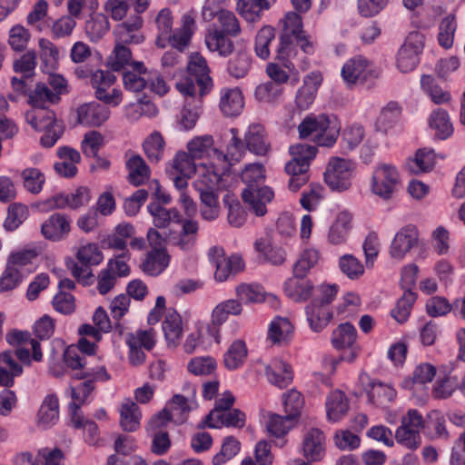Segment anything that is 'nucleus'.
Here are the masks:
<instances>
[{
    "instance_id": "obj_1",
    "label": "nucleus",
    "mask_w": 465,
    "mask_h": 465,
    "mask_svg": "<svg viewBox=\"0 0 465 465\" xmlns=\"http://www.w3.org/2000/svg\"><path fill=\"white\" fill-rule=\"evenodd\" d=\"M264 167L261 163H250L242 172V180L246 187L242 193V199L256 216H263L267 213L266 205L274 197L273 191L268 186H261L264 181Z\"/></svg>"
},
{
    "instance_id": "obj_2",
    "label": "nucleus",
    "mask_w": 465,
    "mask_h": 465,
    "mask_svg": "<svg viewBox=\"0 0 465 465\" xmlns=\"http://www.w3.org/2000/svg\"><path fill=\"white\" fill-rule=\"evenodd\" d=\"M213 85L206 59L199 53H193L187 65V74L176 83V89L184 96L193 97L198 88L203 97L212 90Z\"/></svg>"
},
{
    "instance_id": "obj_3",
    "label": "nucleus",
    "mask_w": 465,
    "mask_h": 465,
    "mask_svg": "<svg viewBox=\"0 0 465 465\" xmlns=\"http://www.w3.org/2000/svg\"><path fill=\"white\" fill-rule=\"evenodd\" d=\"M292 160L286 163L284 170L290 176L288 187L298 192L310 179L311 162L315 158L318 149L314 145L297 143L290 146Z\"/></svg>"
},
{
    "instance_id": "obj_4",
    "label": "nucleus",
    "mask_w": 465,
    "mask_h": 465,
    "mask_svg": "<svg viewBox=\"0 0 465 465\" xmlns=\"http://www.w3.org/2000/svg\"><path fill=\"white\" fill-rule=\"evenodd\" d=\"M338 292L336 284H322L315 290V294L306 307L307 321L313 331L323 330L332 319L331 303Z\"/></svg>"
},
{
    "instance_id": "obj_5",
    "label": "nucleus",
    "mask_w": 465,
    "mask_h": 465,
    "mask_svg": "<svg viewBox=\"0 0 465 465\" xmlns=\"http://www.w3.org/2000/svg\"><path fill=\"white\" fill-rule=\"evenodd\" d=\"M301 138L311 137L319 146L331 147L337 141L339 129L331 125L325 114L305 117L298 126Z\"/></svg>"
},
{
    "instance_id": "obj_6",
    "label": "nucleus",
    "mask_w": 465,
    "mask_h": 465,
    "mask_svg": "<svg viewBox=\"0 0 465 465\" xmlns=\"http://www.w3.org/2000/svg\"><path fill=\"white\" fill-rule=\"evenodd\" d=\"M300 48L298 37L287 34H280L279 43L275 50V61L280 62L290 73L295 71L296 66L306 71L310 67L307 54L299 56Z\"/></svg>"
},
{
    "instance_id": "obj_7",
    "label": "nucleus",
    "mask_w": 465,
    "mask_h": 465,
    "mask_svg": "<svg viewBox=\"0 0 465 465\" xmlns=\"http://www.w3.org/2000/svg\"><path fill=\"white\" fill-rule=\"evenodd\" d=\"M424 48V35L418 32H411L396 55V65L401 73L413 71L420 64V54Z\"/></svg>"
},
{
    "instance_id": "obj_8",
    "label": "nucleus",
    "mask_w": 465,
    "mask_h": 465,
    "mask_svg": "<svg viewBox=\"0 0 465 465\" xmlns=\"http://www.w3.org/2000/svg\"><path fill=\"white\" fill-rule=\"evenodd\" d=\"M76 380H84L77 386H71L72 402L79 404V412H81V405L84 403L88 396L94 390L95 381H107L111 379V375L107 372L104 366H100L96 369L84 370L76 372L74 376Z\"/></svg>"
},
{
    "instance_id": "obj_9",
    "label": "nucleus",
    "mask_w": 465,
    "mask_h": 465,
    "mask_svg": "<svg viewBox=\"0 0 465 465\" xmlns=\"http://www.w3.org/2000/svg\"><path fill=\"white\" fill-rule=\"evenodd\" d=\"M355 164L351 160L331 158L324 172V181L333 191H346L351 185V176Z\"/></svg>"
},
{
    "instance_id": "obj_10",
    "label": "nucleus",
    "mask_w": 465,
    "mask_h": 465,
    "mask_svg": "<svg viewBox=\"0 0 465 465\" xmlns=\"http://www.w3.org/2000/svg\"><path fill=\"white\" fill-rule=\"evenodd\" d=\"M401 186L400 174L391 164H381L373 171L371 191L384 200H389Z\"/></svg>"
},
{
    "instance_id": "obj_11",
    "label": "nucleus",
    "mask_w": 465,
    "mask_h": 465,
    "mask_svg": "<svg viewBox=\"0 0 465 465\" xmlns=\"http://www.w3.org/2000/svg\"><path fill=\"white\" fill-rule=\"evenodd\" d=\"M368 402L376 408L387 409L394 401L397 392L390 384L364 374L360 377Z\"/></svg>"
},
{
    "instance_id": "obj_12",
    "label": "nucleus",
    "mask_w": 465,
    "mask_h": 465,
    "mask_svg": "<svg viewBox=\"0 0 465 465\" xmlns=\"http://www.w3.org/2000/svg\"><path fill=\"white\" fill-rule=\"evenodd\" d=\"M331 345L338 351L349 350L341 360L352 362L359 356L361 348L357 343V330L350 322L341 323L333 330L331 338Z\"/></svg>"
},
{
    "instance_id": "obj_13",
    "label": "nucleus",
    "mask_w": 465,
    "mask_h": 465,
    "mask_svg": "<svg viewBox=\"0 0 465 465\" xmlns=\"http://www.w3.org/2000/svg\"><path fill=\"white\" fill-rule=\"evenodd\" d=\"M116 80L114 73L108 70H96L91 75L92 86L95 89V96L98 100L107 104L118 105L122 101V92L119 89L113 88L109 93L108 89Z\"/></svg>"
},
{
    "instance_id": "obj_14",
    "label": "nucleus",
    "mask_w": 465,
    "mask_h": 465,
    "mask_svg": "<svg viewBox=\"0 0 465 465\" xmlns=\"http://www.w3.org/2000/svg\"><path fill=\"white\" fill-rule=\"evenodd\" d=\"M281 34H287L298 37L300 50L307 55L315 53V45L311 36L303 30L302 16L296 12H289L283 19V27Z\"/></svg>"
},
{
    "instance_id": "obj_15",
    "label": "nucleus",
    "mask_w": 465,
    "mask_h": 465,
    "mask_svg": "<svg viewBox=\"0 0 465 465\" xmlns=\"http://www.w3.org/2000/svg\"><path fill=\"white\" fill-rule=\"evenodd\" d=\"M143 19L139 15H131L126 21L118 24L114 30L115 42L121 45H139L144 41L142 32Z\"/></svg>"
},
{
    "instance_id": "obj_16",
    "label": "nucleus",
    "mask_w": 465,
    "mask_h": 465,
    "mask_svg": "<svg viewBox=\"0 0 465 465\" xmlns=\"http://www.w3.org/2000/svg\"><path fill=\"white\" fill-rule=\"evenodd\" d=\"M229 134L231 137L226 145V152L223 153L218 149L213 150L214 159L221 163L223 170L230 173L231 167L241 161L246 147L242 139L238 137L236 128H231Z\"/></svg>"
},
{
    "instance_id": "obj_17",
    "label": "nucleus",
    "mask_w": 465,
    "mask_h": 465,
    "mask_svg": "<svg viewBox=\"0 0 465 465\" xmlns=\"http://www.w3.org/2000/svg\"><path fill=\"white\" fill-rule=\"evenodd\" d=\"M322 80L320 71H312L304 77L303 84L297 90L295 95V104L300 110H307L313 104Z\"/></svg>"
},
{
    "instance_id": "obj_18",
    "label": "nucleus",
    "mask_w": 465,
    "mask_h": 465,
    "mask_svg": "<svg viewBox=\"0 0 465 465\" xmlns=\"http://www.w3.org/2000/svg\"><path fill=\"white\" fill-rule=\"evenodd\" d=\"M419 232L416 226L408 224L402 227L394 236L390 253L394 259H402L414 246L418 244Z\"/></svg>"
},
{
    "instance_id": "obj_19",
    "label": "nucleus",
    "mask_w": 465,
    "mask_h": 465,
    "mask_svg": "<svg viewBox=\"0 0 465 465\" xmlns=\"http://www.w3.org/2000/svg\"><path fill=\"white\" fill-rule=\"evenodd\" d=\"M373 75L369 61L361 55L350 59L341 68V76L348 84H363Z\"/></svg>"
},
{
    "instance_id": "obj_20",
    "label": "nucleus",
    "mask_w": 465,
    "mask_h": 465,
    "mask_svg": "<svg viewBox=\"0 0 465 465\" xmlns=\"http://www.w3.org/2000/svg\"><path fill=\"white\" fill-rule=\"evenodd\" d=\"M197 178L193 181V187L196 191H203L209 189H217L218 184L222 181V177L229 173L223 170V167L217 163H212L210 166L207 164L200 165L196 173Z\"/></svg>"
},
{
    "instance_id": "obj_21",
    "label": "nucleus",
    "mask_w": 465,
    "mask_h": 465,
    "mask_svg": "<svg viewBox=\"0 0 465 465\" xmlns=\"http://www.w3.org/2000/svg\"><path fill=\"white\" fill-rule=\"evenodd\" d=\"M110 114L107 105L91 102L77 108V121L82 125L98 127L107 121Z\"/></svg>"
},
{
    "instance_id": "obj_22",
    "label": "nucleus",
    "mask_w": 465,
    "mask_h": 465,
    "mask_svg": "<svg viewBox=\"0 0 465 465\" xmlns=\"http://www.w3.org/2000/svg\"><path fill=\"white\" fill-rule=\"evenodd\" d=\"M124 158L128 183L136 187L145 183L150 178L151 170L143 158L132 151H127Z\"/></svg>"
},
{
    "instance_id": "obj_23",
    "label": "nucleus",
    "mask_w": 465,
    "mask_h": 465,
    "mask_svg": "<svg viewBox=\"0 0 465 465\" xmlns=\"http://www.w3.org/2000/svg\"><path fill=\"white\" fill-rule=\"evenodd\" d=\"M71 231V223L65 214L53 213L41 226L44 237L53 242H59L66 238Z\"/></svg>"
},
{
    "instance_id": "obj_24",
    "label": "nucleus",
    "mask_w": 465,
    "mask_h": 465,
    "mask_svg": "<svg viewBox=\"0 0 465 465\" xmlns=\"http://www.w3.org/2000/svg\"><path fill=\"white\" fill-rule=\"evenodd\" d=\"M56 154L61 160L54 164L56 173L64 178L74 177L78 172L76 164L81 162L80 153L70 146H60Z\"/></svg>"
},
{
    "instance_id": "obj_25",
    "label": "nucleus",
    "mask_w": 465,
    "mask_h": 465,
    "mask_svg": "<svg viewBox=\"0 0 465 465\" xmlns=\"http://www.w3.org/2000/svg\"><path fill=\"white\" fill-rule=\"evenodd\" d=\"M302 451L307 460L311 462L321 460L325 454L324 433L319 429H311L304 435Z\"/></svg>"
},
{
    "instance_id": "obj_26",
    "label": "nucleus",
    "mask_w": 465,
    "mask_h": 465,
    "mask_svg": "<svg viewBox=\"0 0 465 465\" xmlns=\"http://www.w3.org/2000/svg\"><path fill=\"white\" fill-rule=\"evenodd\" d=\"M244 144L251 153L265 155L271 145L264 126L260 124H250L244 134Z\"/></svg>"
},
{
    "instance_id": "obj_27",
    "label": "nucleus",
    "mask_w": 465,
    "mask_h": 465,
    "mask_svg": "<svg viewBox=\"0 0 465 465\" xmlns=\"http://www.w3.org/2000/svg\"><path fill=\"white\" fill-rule=\"evenodd\" d=\"M268 381L282 389L286 388L293 379L291 366L280 359H273L265 369Z\"/></svg>"
},
{
    "instance_id": "obj_28",
    "label": "nucleus",
    "mask_w": 465,
    "mask_h": 465,
    "mask_svg": "<svg viewBox=\"0 0 465 465\" xmlns=\"http://www.w3.org/2000/svg\"><path fill=\"white\" fill-rule=\"evenodd\" d=\"M131 69L123 74L124 88L133 93L142 92L148 84L147 69L143 62H134Z\"/></svg>"
},
{
    "instance_id": "obj_29",
    "label": "nucleus",
    "mask_w": 465,
    "mask_h": 465,
    "mask_svg": "<svg viewBox=\"0 0 465 465\" xmlns=\"http://www.w3.org/2000/svg\"><path fill=\"white\" fill-rule=\"evenodd\" d=\"M170 261L171 256L167 251L151 250L146 253L141 268L145 274L155 277L167 269Z\"/></svg>"
},
{
    "instance_id": "obj_30",
    "label": "nucleus",
    "mask_w": 465,
    "mask_h": 465,
    "mask_svg": "<svg viewBox=\"0 0 465 465\" xmlns=\"http://www.w3.org/2000/svg\"><path fill=\"white\" fill-rule=\"evenodd\" d=\"M232 36L222 34L217 29L208 28L205 34V45L211 52H217L219 55L227 57L234 50Z\"/></svg>"
},
{
    "instance_id": "obj_31",
    "label": "nucleus",
    "mask_w": 465,
    "mask_h": 465,
    "mask_svg": "<svg viewBox=\"0 0 465 465\" xmlns=\"http://www.w3.org/2000/svg\"><path fill=\"white\" fill-rule=\"evenodd\" d=\"M120 425L125 431L134 432L140 427L142 413L139 406L131 399H125L120 405Z\"/></svg>"
},
{
    "instance_id": "obj_32",
    "label": "nucleus",
    "mask_w": 465,
    "mask_h": 465,
    "mask_svg": "<svg viewBox=\"0 0 465 465\" xmlns=\"http://www.w3.org/2000/svg\"><path fill=\"white\" fill-rule=\"evenodd\" d=\"M162 329L168 347L175 348L181 343L183 333V321L177 312H168L162 323Z\"/></svg>"
},
{
    "instance_id": "obj_33",
    "label": "nucleus",
    "mask_w": 465,
    "mask_h": 465,
    "mask_svg": "<svg viewBox=\"0 0 465 465\" xmlns=\"http://www.w3.org/2000/svg\"><path fill=\"white\" fill-rule=\"evenodd\" d=\"M69 411L71 422L74 429H83L85 433V441L94 445L98 439V426L91 420H84L81 412H79V404L76 402L69 403Z\"/></svg>"
},
{
    "instance_id": "obj_34",
    "label": "nucleus",
    "mask_w": 465,
    "mask_h": 465,
    "mask_svg": "<svg viewBox=\"0 0 465 465\" xmlns=\"http://www.w3.org/2000/svg\"><path fill=\"white\" fill-rule=\"evenodd\" d=\"M284 292L295 302H304L312 295L313 285L306 277L293 275L284 282Z\"/></svg>"
},
{
    "instance_id": "obj_35",
    "label": "nucleus",
    "mask_w": 465,
    "mask_h": 465,
    "mask_svg": "<svg viewBox=\"0 0 465 465\" xmlns=\"http://www.w3.org/2000/svg\"><path fill=\"white\" fill-rule=\"evenodd\" d=\"M244 105L243 95L239 88L221 91L220 109L226 116H237Z\"/></svg>"
},
{
    "instance_id": "obj_36",
    "label": "nucleus",
    "mask_w": 465,
    "mask_h": 465,
    "mask_svg": "<svg viewBox=\"0 0 465 465\" xmlns=\"http://www.w3.org/2000/svg\"><path fill=\"white\" fill-rule=\"evenodd\" d=\"M293 332V325L285 317H275L269 324L267 339L272 344L287 343Z\"/></svg>"
},
{
    "instance_id": "obj_37",
    "label": "nucleus",
    "mask_w": 465,
    "mask_h": 465,
    "mask_svg": "<svg viewBox=\"0 0 465 465\" xmlns=\"http://www.w3.org/2000/svg\"><path fill=\"white\" fill-rule=\"evenodd\" d=\"M59 419V401L55 394H48L43 401L37 413L38 425L47 429Z\"/></svg>"
},
{
    "instance_id": "obj_38",
    "label": "nucleus",
    "mask_w": 465,
    "mask_h": 465,
    "mask_svg": "<svg viewBox=\"0 0 465 465\" xmlns=\"http://www.w3.org/2000/svg\"><path fill=\"white\" fill-rule=\"evenodd\" d=\"M63 460L64 453L59 448L42 449L36 459L29 452L21 453L16 457L17 461L27 462L29 465H61Z\"/></svg>"
},
{
    "instance_id": "obj_39",
    "label": "nucleus",
    "mask_w": 465,
    "mask_h": 465,
    "mask_svg": "<svg viewBox=\"0 0 465 465\" xmlns=\"http://www.w3.org/2000/svg\"><path fill=\"white\" fill-rule=\"evenodd\" d=\"M194 25L193 17L190 15H183L182 17V26L175 31H172L168 45L178 50H183L191 41Z\"/></svg>"
},
{
    "instance_id": "obj_40",
    "label": "nucleus",
    "mask_w": 465,
    "mask_h": 465,
    "mask_svg": "<svg viewBox=\"0 0 465 465\" xmlns=\"http://www.w3.org/2000/svg\"><path fill=\"white\" fill-rule=\"evenodd\" d=\"M429 124L435 131L436 137L440 140L448 139L454 131L448 112L441 108H437L431 112Z\"/></svg>"
},
{
    "instance_id": "obj_41",
    "label": "nucleus",
    "mask_w": 465,
    "mask_h": 465,
    "mask_svg": "<svg viewBox=\"0 0 465 465\" xmlns=\"http://www.w3.org/2000/svg\"><path fill=\"white\" fill-rule=\"evenodd\" d=\"M157 35L155 38V45L159 48H165L168 45L170 34L173 31V17L169 8L160 10L154 20Z\"/></svg>"
},
{
    "instance_id": "obj_42",
    "label": "nucleus",
    "mask_w": 465,
    "mask_h": 465,
    "mask_svg": "<svg viewBox=\"0 0 465 465\" xmlns=\"http://www.w3.org/2000/svg\"><path fill=\"white\" fill-rule=\"evenodd\" d=\"M436 368L428 362L417 365L411 377H406L401 381V387L406 390H413L415 385H423L430 382L436 375Z\"/></svg>"
},
{
    "instance_id": "obj_43",
    "label": "nucleus",
    "mask_w": 465,
    "mask_h": 465,
    "mask_svg": "<svg viewBox=\"0 0 465 465\" xmlns=\"http://www.w3.org/2000/svg\"><path fill=\"white\" fill-rule=\"evenodd\" d=\"M163 409L172 422L175 424L184 423L191 411L187 398L181 394L173 395V398L167 401Z\"/></svg>"
},
{
    "instance_id": "obj_44",
    "label": "nucleus",
    "mask_w": 465,
    "mask_h": 465,
    "mask_svg": "<svg viewBox=\"0 0 465 465\" xmlns=\"http://www.w3.org/2000/svg\"><path fill=\"white\" fill-rule=\"evenodd\" d=\"M420 87L435 104H446L451 100L450 93L443 90L431 75L423 74L421 76Z\"/></svg>"
},
{
    "instance_id": "obj_45",
    "label": "nucleus",
    "mask_w": 465,
    "mask_h": 465,
    "mask_svg": "<svg viewBox=\"0 0 465 465\" xmlns=\"http://www.w3.org/2000/svg\"><path fill=\"white\" fill-rule=\"evenodd\" d=\"M435 154L433 150L419 149L415 156L406 163V167L411 173H428L434 167Z\"/></svg>"
},
{
    "instance_id": "obj_46",
    "label": "nucleus",
    "mask_w": 465,
    "mask_h": 465,
    "mask_svg": "<svg viewBox=\"0 0 465 465\" xmlns=\"http://www.w3.org/2000/svg\"><path fill=\"white\" fill-rule=\"evenodd\" d=\"M149 213L153 216V222L157 228H166L171 222H180V213L178 210L166 209L159 203H151L147 205Z\"/></svg>"
},
{
    "instance_id": "obj_47",
    "label": "nucleus",
    "mask_w": 465,
    "mask_h": 465,
    "mask_svg": "<svg viewBox=\"0 0 465 465\" xmlns=\"http://www.w3.org/2000/svg\"><path fill=\"white\" fill-rule=\"evenodd\" d=\"M327 417L332 422L339 421L348 411L346 396L340 391L330 393L326 400Z\"/></svg>"
},
{
    "instance_id": "obj_48",
    "label": "nucleus",
    "mask_w": 465,
    "mask_h": 465,
    "mask_svg": "<svg viewBox=\"0 0 465 465\" xmlns=\"http://www.w3.org/2000/svg\"><path fill=\"white\" fill-rule=\"evenodd\" d=\"M321 258L319 250L309 247L302 251L298 260L293 264V274L298 277H306L310 271L314 268Z\"/></svg>"
},
{
    "instance_id": "obj_49",
    "label": "nucleus",
    "mask_w": 465,
    "mask_h": 465,
    "mask_svg": "<svg viewBox=\"0 0 465 465\" xmlns=\"http://www.w3.org/2000/svg\"><path fill=\"white\" fill-rule=\"evenodd\" d=\"M248 355V350L242 340L234 341L223 356L224 366L234 371L243 365Z\"/></svg>"
},
{
    "instance_id": "obj_50",
    "label": "nucleus",
    "mask_w": 465,
    "mask_h": 465,
    "mask_svg": "<svg viewBox=\"0 0 465 465\" xmlns=\"http://www.w3.org/2000/svg\"><path fill=\"white\" fill-rule=\"evenodd\" d=\"M27 123L35 130L42 131L54 124H58L54 111L47 107H36L26 113Z\"/></svg>"
},
{
    "instance_id": "obj_51",
    "label": "nucleus",
    "mask_w": 465,
    "mask_h": 465,
    "mask_svg": "<svg viewBox=\"0 0 465 465\" xmlns=\"http://www.w3.org/2000/svg\"><path fill=\"white\" fill-rule=\"evenodd\" d=\"M60 97L44 83L36 84L34 90L28 93L27 102L33 108L47 107L50 104H56Z\"/></svg>"
},
{
    "instance_id": "obj_52",
    "label": "nucleus",
    "mask_w": 465,
    "mask_h": 465,
    "mask_svg": "<svg viewBox=\"0 0 465 465\" xmlns=\"http://www.w3.org/2000/svg\"><path fill=\"white\" fill-rule=\"evenodd\" d=\"M85 33L88 38L93 42L102 39L110 29L108 17L101 13H94L85 22Z\"/></svg>"
},
{
    "instance_id": "obj_53",
    "label": "nucleus",
    "mask_w": 465,
    "mask_h": 465,
    "mask_svg": "<svg viewBox=\"0 0 465 465\" xmlns=\"http://www.w3.org/2000/svg\"><path fill=\"white\" fill-rule=\"evenodd\" d=\"M351 216L347 212H341L330 227L328 240L332 244H341L346 241L351 229Z\"/></svg>"
},
{
    "instance_id": "obj_54",
    "label": "nucleus",
    "mask_w": 465,
    "mask_h": 465,
    "mask_svg": "<svg viewBox=\"0 0 465 465\" xmlns=\"http://www.w3.org/2000/svg\"><path fill=\"white\" fill-rule=\"evenodd\" d=\"M276 31L271 25L262 26L254 39V53L262 60H268L271 56L270 45L274 41Z\"/></svg>"
},
{
    "instance_id": "obj_55",
    "label": "nucleus",
    "mask_w": 465,
    "mask_h": 465,
    "mask_svg": "<svg viewBox=\"0 0 465 465\" xmlns=\"http://www.w3.org/2000/svg\"><path fill=\"white\" fill-rule=\"evenodd\" d=\"M245 424V414L239 409H231L219 414L214 420L204 423L211 429L225 427L242 428Z\"/></svg>"
},
{
    "instance_id": "obj_56",
    "label": "nucleus",
    "mask_w": 465,
    "mask_h": 465,
    "mask_svg": "<svg viewBox=\"0 0 465 465\" xmlns=\"http://www.w3.org/2000/svg\"><path fill=\"white\" fill-rule=\"evenodd\" d=\"M417 300L416 292L404 291L403 295L397 301L395 307L391 311V315L401 324L410 318L413 304Z\"/></svg>"
},
{
    "instance_id": "obj_57",
    "label": "nucleus",
    "mask_w": 465,
    "mask_h": 465,
    "mask_svg": "<svg viewBox=\"0 0 465 465\" xmlns=\"http://www.w3.org/2000/svg\"><path fill=\"white\" fill-rule=\"evenodd\" d=\"M165 142L160 132H153L143 142V148L151 163H158L163 157Z\"/></svg>"
},
{
    "instance_id": "obj_58",
    "label": "nucleus",
    "mask_w": 465,
    "mask_h": 465,
    "mask_svg": "<svg viewBox=\"0 0 465 465\" xmlns=\"http://www.w3.org/2000/svg\"><path fill=\"white\" fill-rule=\"evenodd\" d=\"M209 28L217 29L222 34L232 37L238 36L242 32L238 18L232 11L228 10H222L217 23H213Z\"/></svg>"
},
{
    "instance_id": "obj_59",
    "label": "nucleus",
    "mask_w": 465,
    "mask_h": 465,
    "mask_svg": "<svg viewBox=\"0 0 465 465\" xmlns=\"http://www.w3.org/2000/svg\"><path fill=\"white\" fill-rule=\"evenodd\" d=\"M236 10L248 24H255L262 19L267 9L256 0H238Z\"/></svg>"
},
{
    "instance_id": "obj_60",
    "label": "nucleus",
    "mask_w": 465,
    "mask_h": 465,
    "mask_svg": "<svg viewBox=\"0 0 465 465\" xmlns=\"http://www.w3.org/2000/svg\"><path fill=\"white\" fill-rule=\"evenodd\" d=\"M252 56L246 52H239L228 62L227 71L230 75L239 79L245 77L252 67Z\"/></svg>"
},
{
    "instance_id": "obj_61",
    "label": "nucleus",
    "mask_w": 465,
    "mask_h": 465,
    "mask_svg": "<svg viewBox=\"0 0 465 465\" xmlns=\"http://www.w3.org/2000/svg\"><path fill=\"white\" fill-rule=\"evenodd\" d=\"M132 52L124 45L115 44L113 54L109 57L108 65L111 70L118 72L129 66L132 68Z\"/></svg>"
},
{
    "instance_id": "obj_62",
    "label": "nucleus",
    "mask_w": 465,
    "mask_h": 465,
    "mask_svg": "<svg viewBox=\"0 0 465 465\" xmlns=\"http://www.w3.org/2000/svg\"><path fill=\"white\" fill-rule=\"evenodd\" d=\"M229 314L218 303L213 310L206 332L217 344L221 343V327L228 320Z\"/></svg>"
},
{
    "instance_id": "obj_63",
    "label": "nucleus",
    "mask_w": 465,
    "mask_h": 465,
    "mask_svg": "<svg viewBox=\"0 0 465 465\" xmlns=\"http://www.w3.org/2000/svg\"><path fill=\"white\" fill-rule=\"evenodd\" d=\"M36 59L37 55L35 51L29 50L25 52L18 59L14 61V72L21 74L25 78H33L35 74Z\"/></svg>"
},
{
    "instance_id": "obj_64",
    "label": "nucleus",
    "mask_w": 465,
    "mask_h": 465,
    "mask_svg": "<svg viewBox=\"0 0 465 465\" xmlns=\"http://www.w3.org/2000/svg\"><path fill=\"white\" fill-rule=\"evenodd\" d=\"M240 450L241 443L236 438L232 436L225 437L223 441L220 452H218L213 457V464H225L228 460H232L234 456H236L239 453Z\"/></svg>"
}]
</instances>
